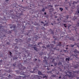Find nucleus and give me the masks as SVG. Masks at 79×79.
Masks as SVG:
<instances>
[{
  "mask_svg": "<svg viewBox=\"0 0 79 79\" xmlns=\"http://www.w3.org/2000/svg\"><path fill=\"white\" fill-rule=\"evenodd\" d=\"M73 75H72L73 74V73H72L71 72H69V73L70 75H69L68 74H67L65 75V76H67L69 77V78H70L71 79H73L74 77H76V74L74 73H76V71H73Z\"/></svg>",
  "mask_w": 79,
  "mask_h": 79,
  "instance_id": "f257e3e1",
  "label": "nucleus"
},
{
  "mask_svg": "<svg viewBox=\"0 0 79 79\" xmlns=\"http://www.w3.org/2000/svg\"><path fill=\"white\" fill-rule=\"evenodd\" d=\"M71 3H69L70 7H71V8H75V5H77L78 1L74 2L73 1H70Z\"/></svg>",
  "mask_w": 79,
  "mask_h": 79,
  "instance_id": "f03ea898",
  "label": "nucleus"
},
{
  "mask_svg": "<svg viewBox=\"0 0 79 79\" xmlns=\"http://www.w3.org/2000/svg\"><path fill=\"white\" fill-rule=\"evenodd\" d=\"M0 31H2L1 34H3V33L4 34H6L8 32V31H7V30H5L3 28V27L2 26H0Z\"/></svg>",
  "mask_w": 79,
  "mask_h": 79,
  "instance_id": "7ed1b4c3",
  "label": "nucleus"
},
{
  "mask_svg": "<svg viewBox=\"0 0 79 79\" xmlns=\"http://www.w3.org/2000/svg\"><path fill=\"white\" fill-rule=\"evenodd\" d=\"M12 27L14 28V29L9 31L8 32V34H11V32H12V31H15V29L16 28V26H12L11 27H10V29H12Z\"/></svg>",
  "mask_w": 79,
  "mask_h": 79,
  "instance_id": "20e7f679",
  "label": "nucleus"
},
{
  "mask_svg": "<svg viewBox=\"0 0 79 79\" xmlns=\"http://www.w3.org/2000/svg\"><path fill=\"white\" fill-rule=\"evenodd\" d=\"M16 72L17 73V74H19L21 73V75H23L24 76V75H25L26 74H25V72L24 73H22V72H20V71L19 70H16Z\"/></svg>",
  "mask_w": 79,
  "mask_h": 79,
  "instance_id": "39448f33",
  "label": "nucleus"
},
{
  "mask_svg": "<svg viewBox=\"0 0 79 79\" xmlns=\"http://www.w3.org/2000/svg\"><path fill=\"white\" fill-rule=\"evenodd\" d=\"M22 30L21 31V34H24V29H25V27L24 26H23L22 27Z\"/></svg>",
  "mask_w": 79,
  "mask_h": 79,
  "instance_id": "423d86ee",
  "label": "nucleus"
},
{
  "mask_svg": "<svg viewBox=\"0 0 79 79\" xmlns=\"http://www.w3.org/2000/svg\"><path fill=\"white\" fill-rule=\"evenodd\" d=\"M26 68L25 67H24V66H23V65H21V68H19V70H24V69H26Z\"/></svg>",
  "mask_w": 79,
  "mask_h": 79,
  "instance_id": "0eeeda50",
  "label": "nucleus"
},
{
  "mask_svg": "<svg viewBox=\"0 0 79 79\" xmlns=\"http://www.w3.org/2000/svg\"><path fill=\"white\" fill-rule=\"evenodd\" d=\"M51 46H52V47H51L52 48V49H53L54 50H59V48H53V44H52Z\"/></svg>",
  "mask_w": 79,
  "mask_h": 79,
  "instance_id": "6e6552de",
  "label": "nucleus"
},
{
  "mask_svg": "<svg viewBox=\"0 0 79 79\" xmlns=\"http://www.w3.org/2000/svg\"><path fill=\"white\" fill-rule=\"evenodd\" d=\"M76 26L75 27H74V28L75 29V31H76V29H77V27H79V23H78L77 25H76Z\"/></svg>",
  "mask_w": 79,
  "mask_h": 79,
  "instance_id": "1a4fd4ad",
  "label": "nucleus"
},
{
  "mask_svg": "<svg viewBox=\"0 0 79 79\" xmlns=\"http://www.w3.org/2000/svg\"><path fill=\"white\" fill-rule=\"evenodd\" d=\"M34 78H36L37 79H40V78H39V76L38 75H35L34 76Z\"/></svg>",
  "mask_w": 79,
  "mask_h": 79,
  "instance_id": "9d476101",
  "label": "nucleus"
},
{
  "mask_svg": "<svg viewBox=\"0 0 79 79\" xmlns=\"http://www.w3.org/2000/svg\"><path fill=\"white\" fill-rule=\"evenodd\" d=\"M38 74H39V75H43V76H44V75H43L42 74V72H40L39 71H38Z\"/></svg>",
  "mask_w": 79,
  "mask_h": 79,
  "instance_id": "9b49d317",
  "label": "nucleus"
},
{
  "mask_svg": "<svg viewBox=\"0 0 79 79\" xmlns=\"http://www.w3.org/2000/svg\"><path fill=\"white\" fill-rule=\"evenodd\" d=\"M29 75H25V76H24V77H23V79H26V77H29Z\"/></svg>",
  "mask_w": 79,
  "mask_h": 79,
  "instance_id": "f8f14e48",
  "label": "nucleus"
},
{
  "mask_svg": "<svg viewBox=\"0 0 79 79\" xmlns=\"http://www.w3.org/2000/svg\"><path fill=\"white\" fill-rule=\"evenodd\" d=\"M49 32L51 33V34H54L53 33V31H52V30L51 29L49 30Z\"/></svg>",
  "mask_w": 79,
  "mask_h": 79,
  "instance_id": "ddd939ff",
  "label": "nucleus"
},
{
  "mask_svg": "<svg viewBox=\"0 0 79 79\" xmlns=\"http://www.w3.org/2000/svg\"><path fill=\"white\" fill-rule=\"evenodd\" d=\"M70 40H73V41H74L75 40L74 39V37H71L70 38Z\"/></svg>",
  "mask_w": 79,
  "mask_h": 79,
  "instance_id": "4468645a",
  "label": "nucleus"
},
{
  "mask_svg": "<svg viewBox=\"0 0 79 79\" xmlns=\"http://www.w3.org/2000/svg\"><path fill=\"white\" fill-rule=\"evenodd\" d=\"M9 55H10V56H9V58H11V57H12V56H11V55H12V53H11V52L10 51L9 52Z\"/></svg>",
  "mask_w": 79,
  "mask_h": 79,
  "instance_id": "2eb2a0df",
  "label": "nucleus"
},
{
  "mask_svg": "<svg viewBox=\"0 0 79 79\" xmlns=\"http://www.w3.org/2000/svg\"><path fill=\"white\" fill-rule=\"evenodd\" d=\"M73 52H74V53H79V52L76 49H75V50Z\"/></svg>",
  "mask_w": 79,
  "mask_h": 79,
  "instance_id": "dca6fc26",
  "label": "nucleus"
},
{
  "mask_svg": "<svg viewBox=\"0 0 79 79\" xmlns=\"http://www.w3.org/2000/svg\"><path fill=\"white\" fill-rule=\"evenodd\" d=\"M28 40L27 41V42H31V38H29L28 39Z\"/></svg>",
  "mask_w": 79,
  "mask_h": 79,
  "instance_id": "f3484780",
  "label": "nucleus"
},
{
  "mask_svg": "<svg viewBox=\"0 0 79 79\" xmlns=\"http://www.w3.org/2000/svg\"><path fill=\"white\" fill-rule=\"evenodd\" d=\"M18 15H19V16H17V18H19V17L20 16H21V15H22V14L18 13Z\"/></svg>",
  "mask_w": 79,
  "mask_h": 79,
  "instance_id": "a211bd4d",
  "label": "nucleus"
},
{
  "mask_svg": "<svg viewBox=\"0 0 79 79\" xmlns=\"http://www.w3.org/2000/svg\"><path fill=\"white\" fill-rule=\"evenodd\" d=\"M57 46H61V43L59 42V43L57 44Z\"/></svg>",
  "mask_w": 79,
  "mask_h": 79,
  "instance_id": "6ab92c4d",
  "label": "nucleus"
},
{
  "mask_svg": "<svg viewBox=\"0 0 79 79\" xmlns=\"http://www.w3.org/2000/svg\"><path fill=\"white\" fill-rule=\"evenodd\" d=\"M33 48L35 50H36V51H37V48L35 47H33Z\"/></svg>",
  "mask_w": 79,
  "mask_h": 79,
  "instance_id": "aec40b11",
  "label": "nucleus"
},
{
  "mask_svg": "<svg viewBox=\"0 0 79 79\" xmlns=\"http://www.w3.org/2000/svg\"><path fill=\"white\" fill-rule=\"evenodd\" d=\"M43 53H43V52H41L39 53V55H40L42 56V55H43Z\"/></svg>",
  "mask_w": 79,
  "mask_h": 79,
  "instance_id": "412c9836",
  "label": "nucleus"
},
{
  "mask_svg": "<svg viewBox=\"0 0 79 79\" xmlns=\"http://www.w3.org/2000/svg\"><path fill=\"white\" fill-rule=\"evenodd\" d=\"M77 66V65H75L74 66V68L75 69H77V68L78 66Z\"/></svg>",
  "mask_w": 79,
  "mask_h": 79,
  "instance_id": "4be33fe9",
  "label": "nucleus"
},
{
  "mask_svg": "<svg viewBox=\"0 0 79 79\" xmlns=\"http://www.w3.org/2000/svg\"><path fill=\"white\" fill-rule=\"evenodd\" d=\"M18 59V57H14L13 58V60H16Z\"/></svg>",
  "mask_w": 79,
  "mask_h": 79,
  "instance_id": "5701e85b",
  "label": "nucleus"
},
{
  "mask_svg": "<svg viewBox=\"0 0 79 79\" xmlns=\"http://www.w3.org/2000/svg\"><path fill=\"white\" fill-rule=\"evenodd\" d=\"M69 60H70V58H66V59H65V60L66 61H69Z\"/></svg>",
  "mask_w": 79,
  "mask_h": 79,
  "instance_id": "b1692460",
  "label": "nucleus"
},
{
  "mask_svg": "<svg viewBox=\"0 0 79 79\" xmlns=\"http://www.w3.org/2000/svg\"><path fill=\"white\" fill-rule=\"evenodd\" d=\"M62 64V63H61V62H59L58 64V65H61Z\"/></svg>",
  "mask_w": 79,
  "mask_h": 79,
  "instance_id": "393cba45",
  "label": "nucleus"
},
{
  "mask_svg": "<svg viewBox=\"0 0 79 79\" xmlns=\"http://www.w3.org/2000/svg\"><path fill=\"white\" fill-rule=\"evenodd\" d=\"M59 9H60V10L61 11H62L63 10V9L62 8H60Z\"/></svg>",
  "mask_w": 79,
  "mask_h": 79,
  "instance_id": "a878e982",
  "label": "nucleus"
},
{
  "mask_svg": "<svg viewBox=\"0 0 79 79\" xmlns=\"http://www.w3.org/2000/svg\"><path fill=\"white\" fill-rule=\"evenodd\" d=\"M41 11H43V12H44V11H45V8H43L41 10Z\"/></svg>",
  "mask_w": 79,
  "mask_h": 79,
  "instance_id": "bb28decb",
  "label": "nucleus"
},
{
  "mask_svg": "<svg viewBox=\"0 0 79 79\" xmlns=\"http://www.w3.org/2000/svg\"><path fill=\"white\" fill-rule=\"evenodd\" d=\"M17 27H21V25L18 24L17 25Z\"/></svg>",
  "mask_w": 79,
  "mask_h": 79,
  "instance_id": "cd10ccee",
  "label": "nucleus"
},
{
  "mask_svg": "<svg viewBox=\"0 0 79 79\" xmlns=\"http://www.w3.org/2000/svg\"><path fill=\"white\" fill-rule=\"evenodd\" d=\"M43 78H45V79H47V76H45H45H44L43 77Z\"/></svg>",
  "mask_w": 79,
  "mask_h": 79,
  "instance_id": "c85d7f7f",
  "label": "nucleus"
},
{
  "mask_svg": "<svg viewBox=\"0 0 79 79\" xmlns=\"http://www.w3.org/2000/svg\"><path fill=\"white\" fill-rule=\"evenodd\" d=\"M41 42H38L37 45H40V44H41Z\"/></svg>",
  "mask_w": 79,
  "mask_h": 79,
  "instance_id": "c756f323",
  "label": "nucleus"
},
{
  "mask_svg": "<svg viewBox=\"0 0 79 79\" xmlns=\"http://www.w3.org/2000/svg\"><path fill=\"white\" fill-rule=\"evenodd\" d=\"M35 37H34L35 38V39H38L37 37H38V36H37V35H36V36H35Z\"/></svg>",
  "mask_w": 79,
  "mask_h": 79,
  "instance_id": "7c9ffc66",
  "label": "nucleus"
},
{
  "mask_svg": "<svg viewBox=\"0 0 79 79\" xmlns=\"http://www.w3.org/2000/svg\"><path fill=\"white\" fill-rule=\"evenodd\" d=\"M44 60H46V59H47V57H46V56H45L44 57Z\"/></svg>",
  "mask_w": 79,
  "mask_h": 79,
  "instance_id": "2f4dec72",
  "label": "nucleus"
},
{
  "mask_svg": "<svg viewBox=\"0 0 79 79\" xmlns=\"http://www.w3.org/2000/svg\"><path fill=\"white\" fill-rule=\"evenodd\" d=\"M46 47H47V48H48L50 47V46L49 45H47Z\"/></svg>",
  "mask_w": 79,
  "mask_h": 79,
  "instance_id": "473e14b6",
  "label": "nucleus"
},
{
  "mask_svg": "<svg viewBox=\"0 0 79 79\" xmlns=\"http://www.w3.org/2000/svg\"><path fill=\"white\" fill-rule=\"evenodd\" d=\"M74 45H72V44H71L70 46L71 47H73Z\"/></svg>",
  "mask_w": 79,
  "mask_h": 79,
  "instance_id": "72a5a7b5",
  "label": "nucleus"
},
{
  "mask_svg": "<svg viewBox=\"0 0 79 79\" xmlns=\"http://www.w3.org/2000/svg\"><path fill=\"white\" fill-rule=\"evenodd\" d=\"M54 65L55 66H56V65H57V63L56 62L54 63Z\"/></svg>",
  "mask_w": 79,
  "mask_h": 79,
  "instance_id": "f704fd0d",
  "label": "nucleus"
},
{
  "mask_svg": "<svg viewBox=\"0 0 79 79\" xmlns=\"http://www.w3.org/2000/svg\"><path fill=\"white\" fill-rule=\"evenodd\" d=\"M49 7H51V8H52V7H53V6H52L51 5H48Z\"/></svg>",
  "mask_w": 79,
  "mask_h": 79,
  "instance_id": "c9c22d12",
  "label": "nucleus"
},
{
  "mask_svg": "<svg viewBox=\"0 0 79 79\" xmlns=\"http://www.w3.org/2000/svg\"><path fill=\"white\" fill-rule=\"evenodd\" d=\"M64 26L65 27H66L67 26H66V24H64Z\"/></svg>",
  "mask_w": 79,
  "mask_h": 79,
  "instance_id": "e433bc0d",
  "label": "nucleus"
},
{
  "mask_svg": "<svg viewBox=\"0 0 79 79\" xmlns=\"http://www.w3.org/2000/svg\"><path fill=\"white\" fill-rule=\"evenodd\" d=\"M42 29H44H44H45V27H42V28H41Z\"/></svg>",
  "mask_w": 79,
  "mask_h": 79,
  "instance_id": "4c0bfd02",
  "label": "nucleus"
},
{
  "mask_svg": "<svg viewBox=\"0 0 79 79\" xmlns=\"http://www.w3.org/2000/svg\"><path fill=\"white\" fill-rule=\"evenodd\" d=\"M13 66H16V64L15 63L13 64Z\"/></svg>",
  "mask_w": 79,
  "mask_h": 79,
  "instance_id": "58836bf2",
  "label": "nucleus"
},
{
  "mask_svg": "<svg viewBox=\"0 0 79 79\" xmlns=\"http://www.w3.org/2000/svg\"><path fill=\"white\" fill-rule=\"evenodd\" d=\"M10 43L9 42H6V44H7V45H9V44H10Z\"/></svg>",
  "mask_w": 79,
  "mask_h": 79,
  "instance_id": "ea45409f",
  "label": "nucleus"
},
{
  "mask_svg": "<svg viewBox=\"0 0 79 79\" xmlns=\"http://www.w3.org/2000/svg\"><path fill=\"white\" fill-rule=\"evenodd\" d=\"M42 47V48H46V47H45V46H43Z\"/></svg>",
  "mask_w": 79,
  "mask_h": 79,
  "instance_id": "a19ab883",
  "label": "nucleus"
},
{
  "mask_svg": "<svg viewBox=\"0 0 79 79\" xmlns=\"http://www.w3.org/2000/svg\"><path fill=\"white\" fill-rule=\"evenodd\" d=\"M79 71H76V73H77V74H78L79 73Z\"/></svg>",
  "mask_w": 79,
  "mask_h": 79,
  "instance_id": "79ce46f5",
  "label": "nucleus"
},
{
  "mask_svg": "<svg viewBox=\"0 0 79 79\" xmlns=\"http://www.w3.org/2000/svg\"><path fill=\"white\" fill-rule=\"evenodd\" d=\"M8 77L10 78L11 77V75H9L8 76Z\"/></svg>",
  "mask_w": 79,
  "mask_h": 79,
  "instance_id": "37998d69",
  "label": "nucleus"
},
{
  "mask_svg": "<svg viewBox=\"0 0 79 79\" xmlns=\"http://www.w3.org/2000/svg\"><path fill=\"white\" fill-rule=\"evenodd\" d=\"M41 23H42V24H44V22L43 21H41Z\"/></svg>",
  "mask_w": 79,
  "mask_h": 79,
  "instance_id": "c03bdc74",
  "label": "nucleus"
},
{
  "mask_svg": "<svg viewBox=\"0 0 79 79\" xmlns=\"http://www.w3.org/2000/svg\"><path fill=\"white\" fill-rule=\"evenodd\" d=\"M6 2H8V0H6Z\"/></svg>",
  "mask_w": 79,
  "mask_h": 79,
  "instance_id": "a18cd8bd",
  "label": "nucleus"
},
{
  "mask_svg": "<svg viewBox=\"0 0 79 79\" xmlns=\"http://www.w3.org/2000/svg\"><path fill=\"white\" fill-rule=\"evenodd\" d=\"M77 12H78V13H79V9L78 10H77Z\"/></svg>",
  "mask_w": 79,
  "mask_h": 79,
  "instance_id": "49530a36",
  "label": "nucleus"
},
{
  "mask_svg": "<svg viewBox=\"0 0 79 79\" xmlns=\"http://www.w3.org/2000/svg\"><path fill=\"white\" fill-rule=\"evenodd\" d=\"M10 12H13V10H10Z\"/></svg>",
  "mask_w": 79,
  "mask_h": 79,
  "instance_id": "de8ad7c7",
  "label": "nucleus"
},
{
  "mask_svg": "<svg viewBox=\"0 0 79 79\" xmlns=\"http://www.w3.org/2000/svg\"><path fill=\"white\" fill-rule=\"evenodd\" d=\"M64 52H66V51H67V50H64Z\"/></svg>",
  "mask_w": 79,
  "mask_h": 79,
  "instance_id": "09e8293b",
  "label": "nucleus"
},
{
  "mask_svg": "<svg viewBox=\"0 0 79 79\" xmlns=\"http://www.w3.org/2000/svg\"><path fill=\"white\" fill-rule=\"evenodd\" d=\"M46 18H48V15H46L45 16V17Z\"/></svg>",
  "mask_w": 79,
  "mask_h": 79,
  "instance_id": "8fccbe9b",
  "label": "nucleus"
},
{
  "mask_svg": "<svg viewBox=\"0 0 79 79\" xmlns=\"http://www.w3.org/2000/svg\"><path fill=\"white\" fill-rule=\"evenodd\" d=\"M44 14L45 15H47V13H46V12H44Z\"/></svg>",
  "mask_w": 79,
  "mask_h": 79,
  "instance_id": "3c124183",
  "label": "nucleus"
},
{
  "mask_svg": "<svg viewBox=\"0 0 79 79\" xmlns=\"http://www.w3.org/2000/svg\"><path fill=\"white\" fill-rule=\"evenodd\" d=\"M75 57H76V58H77V55H76V56H75Z\"/></svg>",
  "mask_w": 79,
  "mask_h": 79,
  "instance_id": "603ef678",
  "label": "nucleus"
},
{
  "mask_svg": "<svg viewBox=\"0 0 79 79\" xmlns=\"http://www.w3.org/2000/svg\"><path fill=\"white\" fill-rule=\"evenodd\" d=\"M37 59L36 58L35 59V61H37Z\"/></svg>",
  "mask_w": 79,
  "mask_h": 79,
  "instance_id": "864d4df0",
  "label": "nucleus"
},
{
  "mask_svg": "<svg viewBox=\"0 0 79 79\" xmlns=\"http://www.w3.org/2000/svg\"><path fill=\"white\" fill-rule=\"evenodd\" d=\"M74 45H77V43H75V44H74Z\"/></svg>",
  "mask_w": 79,
  "mask_h": 79,
  "instance_id": "5fc2aeb1",
  "label": "nucleus"
},
{
  "mask_svg": "<svg viewBox=\"0 0 79 79\" xmlns=\"http://www.w3.org/2000/svg\"><path fill=\"white\" fill-rule=\"evenodd\" d=\"M51 52H52V53H53V50H51Z\"/></svg>",
  "mask_w": 79,
  "mask_h": 79,
  "instance_id": "6e6d98bb",
  "label": "nucleus"
},
{
  "mask_svg": "<svg viewBox=\"0 0 79 79\" xmlns=\"http://www.w3.org/2000/svg\"><path fill=\"white\" fill-rule=\"evenodd\" d=\"M17 40L16 42H18V39H15V40Z\"/></svg>",
  "mask_w": 79,
  "mask_h": 79,
  "instance_id": "4d7b16f0",
  "label": "nucleus"
},
{
  "mask_svg": "<svg viewBox=\"0 0 79 79\" xmlns=\"http://www.w3.org/2000/svg\"><path fill=\"white\" fill-rule=\"evenodd\" d=\"M26 52H28V50H26Z\"/></svg>",
  "mask_w": 79,
  "mask_h": 79,
  "instance_id": "13d9d810",
  "label": "nucleus"
},
{
  "mask_svg": "<svg viewBox=\"0 0 79 79\" xmlns=\"http://www.w3.org/2000/svg\"><path fill=\"white\" fill-rule=\"evenodd\" d=\"M68 47L66 48V50H68Z\"/></svg>",
  "mask_w": 79,
  "mask_h": 79,
  "instance_id": "bf43d9fd",
  "label": "nucleus"
},
{
  "mask_svg": "<svg viewBox=\"0 0 79 79\" xmlns=\"http://www.w3.org/2000/svg\"><path fill=\"white\" fill-rule=\"evenodd\" d=\"M27 35H29V33H27Z\"/></svg>",
  "mask_w": 79,
  "mask_h": 79,
  "instance_id": "052dcab7",
  "label": "nucleus"
},
{
  "mask_svg": "<svg viewBox=\"0 0 79 79\" xmlns=\"http://www.w3.org/2000/svg\"><path fill=\"white\" fill-rule=\"evenodd\" d=\"M77 79H79V77H77Z\"/></svg>",
  "mask_w": 79,
  "mask_h": 79,
  "instance_id": "680f3d73",
  "label": "nucleus"
},
{
  "mask_svg": "<svg viewBox=\"0 0 79 79\" xmlns=\"http://www.w3.org/2000/svg\"><path fill=\"white\" fill-rule=\"evenodd\" d=\"M51 66H53V65H52V64H51Z\"/></svg>",
  "mask_w": 79,
  "mask_h": 79,
  "instance_id": "e2e57ef3",
  "label": "nucleus"
},
{
  "mask_svg": "<svg viewBox=\"0 0 79 79\" xmlns=\"http://www.w3.org/2000/svg\"><path fill=\"white\" fill-rule=\"evenodd\" d=\"M61 77H59V79H60L61 78Z\"/></svg>",
  "mask_w": 79,
  "mask_h": 79,
  "instance_id": "0e129e2a",
  "label": "nucleus"
},
{
  "mask_svg": "<svg viewBox=\"0 0 79 79\" xmlns=\"http://www.w3.org/2000/svg\"><path fill=\"white\" fill-rule=\"evenodd\" d=\"M59 19H57V21H59Z\"/></svg>",
  "mask_w": 79,
  "mask_h": 79,
  "instance_id": "69168bd1",
  "label": "nucleus"
},
{
  "mask_svg": "<svg viewBox=\"0 0 79 79\" xmlns=\"http://www.w3.org/2000/svg\"><path fill=\"white\" fill-rule=\"evenodd\" d=\"M3 36H4V37H5V35H3Z\"/></svg>",
  "mask_w": 79,
  "mask_h": 79,
  "instance_id": "338daca9",
  "label": "nucleus"
},
{
  "mask_svg": "<svg viewBox=\"0 0 79 79\" xmlns=\"http://www.w3.org/2000/svg\"><path fill=\"white\" fill-rule=\"evenodd\" d=\"M56 32H58V31H57V29H56Z\"/></svg>",
  "mask_w": 79,
  "mask_h": 79,
  "instance_id": "774afa93",
  "label": "nucleus"
}]
</instances>
